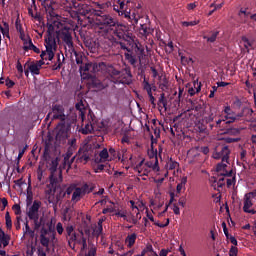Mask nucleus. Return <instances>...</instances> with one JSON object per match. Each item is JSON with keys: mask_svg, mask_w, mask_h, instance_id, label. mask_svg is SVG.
Masks as SVG:
<instances>
[{"mask_svg": "<svg viewBox=\"0 0 256 256\" xmlns=\"http://www.w3.org/2000/svg\"><path fill=\"white\" fill-rule=\"evenodd\" d=\"M96 25H99L100 29H104L105 33H109L119 41H131V36L127 33V27L119 24L117 20L109 14L100 11L96 16Z\"/></svg>", "mask_w": 256, "mask_h": 256, "instance_id": "nucleus-1", "label": "nucleus"}, {"mask_svg": "<svg viewBox=\"0 0 256 256\" xmlns=\"http://www.w3.org/2000/svg\"><path fill=\"white\" fill-rule=\"evenodd\" d=\"M76 63L80 65L79 71L83 79H93L95 74L99 71H104L107 69V63L99 62V63H84L83 56L76 55Z\"/></svg>", "mask_w": 256, "mask_h": 256, "instance_id": "nucleus-2", "label": "nucleus"}, {"mask_svg": "<svg viewBox=\"0 0 256 256\" xmlns=\"http://www.w3.org/2000/svg\"><path fill=\"white\" fill-rule=\"evenodd\" d=\"M57 167H59V158H56L51 161V174L49 176V184H47V193H53L59 183L63 181V172L57 171Z\"/></svg>", "mask_w": 256, "mask_h": 256, "instance_id": "nucleus-3", "label": "nucleus"}, {"mask_svg": "<svg viewBox=\"0 0 256 256\" xmlns=\"http://www.w3.org/2000/svg\"><path fill=\"white\" fill-rule=\"evenodd\" d=\"M39 209H41V201L35 200L26 211L28 219L33 221L34 231H39L43 225V218L39 217Z\"/></svg>", "mask_w": 256, "mask_h": 256, "instance_id": "nucleus-4", "label": "nucleus"}, {"mask_svg": "<svg viewBox=\"0 0 256 256\" xmlns=\"http://www.w3.org/2000/svg\"><path fill=\"white\" fill-rule=\"evenodd\" d=\"M46 195H48V203L53 205L54 209H57V205H61L63 203V199H65V189L61 188V183H58L56 188L52 193L47 192V186L45 190Z\"/></svg>", "mask_w": 256, "mask_h": 256, "instance_id": "nucleus-5", "label": "nucleus"}, {"mask_svg": "<svg viewBox=\"0 0 256 256\" xmlns=\"http://www.w3.org/2000/svg\"><path fill=\"white\" fill-rule=\"evenodd\" d=\"M46 119H51V121H60L63 123L67 121V115H65V107L61 104H53L51 111L47 114Z\"/></svg>", "mask_w": 256, "mask_h": 256, "instance_id": "nucleus-6", "label": "nucleus"}, {"mask_svg": "<svg viewBox=\"0 0 256 256\" xmlns=\"http://www.w3.org/2000/svg\"><path fill=\"white\" fill-rule=\"evenodd\" d=\"M229 155H231L229 146L222 147L220 152L214 154V159H222V162L218 163L216 166L217 173H224V171L227 169V164L225 163H229Z\"/></svg>", "mask_w": 256, "mask_h": 256, "instance_id": "nucleus-7", "label": "nucleus"}, {"mask_svg": "<svg viewBox=\"0 0 256 256\" xmlns=\"http://www.w3.org/2000/svg\"><path fill=\"white\" fill-rule=\"evenodd\" d=\"M65 237H66L68 246L73 250H75L77 241L80 239L81 234H77V232H75V227L73 225H68L65 228Z\"/></svg>", "mask_w": 256, "mask_h": 256, "instance_id": "nucleus-8", "label": "nucleus"}, {"mask_svg": "<svg viewBox=\"0 0 256 256\" xmlns=\"http://www.w3.org/2000/svg\"><path fill=\"white\" fill-rule=\"evenodd\" d=\"M114 83H121L122 85H131L133 83V74L131 73V67H125L120 72V77H118Z\"/></svg>", "mask_w": 256, "mask_h": 256, "instance_id": "nucleus-9", "label": "nucleus"}, {"mask_svg": "<svg viewBox=\"0 0 256 256\" xmlns=\"http://www.w3.org/2000/svg\"><path fill=\"white\" fill-rule=\"evenodd\" d=\"M58 37L67 45L69 49H73V36L71 35V28L64 27L58 31Z\"/></svg>", "mask_w": 256, "mask_h": 256, "instance_id": "nucleus-10", "label": "nucleus"}, {"mask_svg": "<svg viewBox=\"0 0 256 256\" xmlns=\"http://www.w3.org/2000/svg\"><path fill=\"white\" fill-rule=\"evenodd\" d=\"M255 197H256V192H249L245 194L244 206H243L244 213H249L250 215L256 214V210L251 209L253 207V201L251 199H255Z\"/></svg>", "mask_w": 256, "mask_h": 256, "instance_id": "nucleus-11", "label": "nucleus"}, {"mask_svg": "<svg viewBox=\"0 0 256 256\" xmlns=\"http://www.w3.org/2000/svg\"><path fill=\"white\" fill-rule=\"evenodd\" d=\"M71 127L69 125H66L65 122H59L57 127H56V139L59 141L63 139H67L69 137V130Z\"/></svg>", "mask_w": 256, "mask_h": 256, "instance_id": "nucleus-12", "label": "nucleus"}, {"mask_svg": "<svg viewBox=\"0 0 256 256\" xmlns=\"http://www.w3.org/2000/svg\"><path fill=\"white\" fill-rule=\"evenodd\" d=\"M76 157L77 163H83V165H87V163H89L91 160V150L87 149V147L79 148Z\"/></svg>", "mask_w": 256, "mask_h": 256, "instance_id": "nucleus-13", "label": "nucleus"}, {"mask_svg": "<svg viewBox=\"0 0 256 256\" xmlns=\"http://www.w3.org/2000/svg\"><path fill=\"white\" fill-rule=\"evenodd\" d=\"M84 45L91 53H97V50L99 49V42L90 37L84 38Z\"/></svg>", "mask_w": 256, "mask_h": 256, "instance_id": "nucleus-14", "label": "nucleus"}, {"mask_svg": "<svg viewBox=\"0 0 256 256\" xmlns=\"http://www.w3.org/2000/svg\"><path fill=\"white\" fill-rule=\"evenodd\" d=\"M49 231H51V228L47 229L42 227L40 230V244L42 247H47L48 243H51V239L47 237V235H49Z\"/></svg>", "mask_w": 256, "mask_h": 256, "instance_id": "nucleus-15", "label": "nucleus"}, {"mask_svg": "<svg viewBox=\"0 0 256 256\" xmlns=\"http://www.w3.org/2000/svg\"><path fill=\"white\" fill-rule=\"evenodd\" d=\"M45 47L46 50H52L57 47V42L55 41V36L48 32L47 36L45 37Z\"/></svg>", "mask_w": 256, "mask_h": 256, "instance_id": "nucleus-16", "label": "nucleus"}, {"mask_svg": "<svg viewBox=\"0 0 256 256\" xmlns=\"http://www.w3.org/2000/svg\"><path fill=\"white\" fill-rule=\"evenodd\" d=\"M148 156L150 157V159H155V163L152 166L153 171H159V159L157 158V150H154L153 148L148 151Z\"/></svg>", "mask_w": 256, "mask_h": 256, "instance_id": "nucleus-17", "label": "nucleus"}, {"mask_svg": "<svg viewBox=\"0 0 256 256\" xmlns=\"http://www.w3.org/2000/svg\"><path fill=\"white\" fill-rule=\"evenodd\" d=\"M24 67H28L31 75H40L41 73V68H39V66L35 64V62H32L31 64H29V62H26Z\"/></svg>", "mask_w": 256, "mask_h": 256, "instance_id": "nucleus-18", "label": "nucleus"}, {"mask_svg": "<svg viewBox=\"0 0 256 256\" xmlns=\"http://www.w3.org/2000/svg\"><path fill=\"white\" fill-rule=\"evenodd\" d=\"M80 238H78V241L76 242L77 245H82L81 251H85L87 249V238H85V233L83 230L79 231Z\"/></svg>", "mask_w": 256, "mask_h": 256, "instance_id": "nucleus-19", "label": "nucleus"}, {"mask_svg": "<svg viewBox=\"0 0 256 256\" xmlns=\"http://www.w3.org/2000/svg\"><path fill=\"white\" fill-rule=\"evenodd\" d=\"M118 13L119 15H124L125 19H130L132 25H137V23H139V18L135 15L131 16V12L118 11Z\"/></svg>", "mask_w": 256, "mask_h": 256, "instance_id": "nucleus-20", "label": "nucleus"}, {"mask_svg": "<svg viewBox=\"0 0 256 256\" xmlns=\"http://www.w3.org/2000/svg\"><path fill=\"white\" fill-rule=\"evenodd\" d=\"M136 241H137V234H135V233L129 234L125 238V243H126L128 249H131V247H133V245H135Z\"/></svg>", "mask_w": 256, "mask_h": 256, "instance_id": "nucleus-21", "label": "nucleus"}, {"mask_svg": "<svg viewBox=\"0 0 256 256\" xmlns=\"http://www.w3.org/2000/svg\"><path fill=\"white\" fill-rule=\"evenodd\" d=\"M83 195V190L79 187H76L72 193V201H74V203L81 201V197H83Z\"/></svg>", "mask_w": 256, "mask_h": 256, "instance_id": "nucleus-22", "label": "nucleus"}, {"mask_svg": "<svg viewBox=\"0 0 256 256\" xmlns=\"http://www.w3.org/2000/svg\"><path fill=\"white\" fill-rule=\"evenodd\" d=\"M223 113V118L225 119V121H227V119H229L230 117H235L236 115L235 111H233V109H231V106L229 105L224 106Z\"/></svg>", "mask_w": 256, "mask_h": 256, "instance_id": "nucleus-23", "label": "nucleus"}, {"mask_svg": "<svg viewBox=\"0 0 256 256\" xmlns=\"http://www.w3.org/2000/svg\"><path fill=\"white\" fill-rule=\"evenodd\" d=\"M142 87H143L144 91H146L148 97H151L153 95V90L151 89V83H149V81L145 77L142 82Z\"/></svg>", "mask_w": 256, "mask_h": 256, "instance_id": "nucleus-24", "label": "nucleus"}, {"mask_svg": "<svg viewBox=\"0 0 256 256\" xmlns=\"http://www.w3.org/2000/svg\"><path fill=\"white\" fill-rule=\"evenodd\" d=\"M245 113H247L248 115H253V109L243 108L241 112L235 114L236 121H241V119L245 117Z\"/></svg>", "mask_w": 256, "mask_h": 256, "instance_id": "nucleus-25", "label": "nucleus"}, {"mask_svg": "<svg viewBox=\"0 0 256 256\" xmlns=\"http://www.w3.org/2000/svg\"><path fill=\"white\" fill-rule=\"evenodd\" d=\"M10 239L9 235L5 234L3 229L0 228V243L3 244V247H7V245H9Z\"/></svg>", "mask_w": 256, "mask_h": 256, "instance_id": "nucleus-26", "label": "nucleus"}, {"mask_svg": "<svg viewBox=\"0 0 256 256\" xmlns=\"http://www.w3.org/2000/svg\"><path fill=\"white\" fill-rule=\"evenodd\" d=\"M126 61L130 63V65H137V56L133 55L131 52L124 53Z\"/></svg>", "mask_w": 256, "mask_h": 256, "instance_id": "nucleus-27", "label": "nucleus"}, {"mask_svg": "<svg viewBox=\"0 0 256 256\" xmlns=\"http://www.w3.org/2000/svg\"><path fill=\"white\" fill-rule=\"evenodd\" d=\"M3 26L0 24V32L4 37H7V39H10L9 36V23L2 21Z\"/></svg>", "mask_w": 256, "mask_h": 256, "instance_id": "nucleus-28", "label": "nucleus"}, {"mask_svg": "<svg viewBox=\"0 0 256 256\" xmlns=\"http://www.w3.org/2000/svg\"><path fill=\"white\" fill-rule=\"evenodd\" d=\"M100 158H95V163H101V159L107 160L109 159V151L107 148H104L100 153H99Z\"/></svg>", "mask_w": 256, "mask_h": 256, "instance_id": "nucleus-29", "label": "nucleus"}, {"mask_svg": "<svg viewBox=\"0 0 256 256\" xmlns=\"http://www.w3.org/2000/svg\"><path fill=\"white\" fill-rule=\"evenodd\" d=\"M80 189L82 190L83 195H87L89 193H93L95 185L86 183Z\"/></svg>", "mask_w": 256, "mask_h": 256, "instance_id": "nucleus-30", "label": "nucleus"}, {"mask_svg": "<svg viewBox=\"0 0 256 256\" xmlns=\"http://www.w3.org/2000/svg\"><path fill=\"white\" fill-rule=\"evenodd\" d=\"M240 131L239 129L237 128H233V127H230V128H227V126L224 128L223 130V134L224 135H232V136H235V135H239Z\"/></svg>", "mask_w": 256, "mask_h": 256, "instance_id": "nucleus-31", "label": "nucleus"}, {"mask_svg": "<svg viewBox=\"0 0 256 256\" xmlns=\"http://www.w3.org/2000/svg\"><path fill=\"white\" fill-rule=\"evenodd\" d=\"M227 126L225 125V119L222 116V119H218L215 121V129L219 131H224Z\"/></svg>", "mask_w": 256, "mask_h": 256, "instance_id": "nucleus-32", "label": "nucleus"}, {"mask_svg": "<svg viewBox=\"0 0 256 256\" xmlns=\"http://www.w3.org/2000/svg\"><path fill=\"white\" fill-rule=\"evenodd\" d=\"M158 107L167 109V98H165V93H161L158 99Z\"/></svg>", "mask_w": 256, "mask_h": 256, "instance_id": "nucleus-33", "label": "nucleus"}, {"mask_svg": "<svg viewBox=\"0 0 256 256\" xmlns=\"http://www.w3.org/2000/svg\"><path fill=\"white\" fill-rule=\"evenodd\" d=\"M159 89L162 91H167L169 89V80H167V77H164L160 83H159Z\"/></svg>", "mask_w": 256, "mask_h": 256, "instance_id": "nucleus-34", "label": "nucleus"}, {"mask_svg": "<svg viewBox=\"0 0 256 256\" xmlns=\"http://www.w3.org/2000/svg\"><path fill=\"white\" fill-rule=\"evenodd\" d=\"M120 75H121V70L119 71V70H117L115 68H112L110 70V76L113 79L114 83H115V81H117V79H119Z\"/></svg>", "mask_w": 256, "mask_h": 256, "instance_id": "nucleus-35", "label": "nucleus"}, {"mask_svg": "<svg viewBox=\"0 0 256 256\" xmlns=\"http://www.w3.org/2000/svg\"><path fill=\"white\" fill-rule=\"evenodd\" d=\"M144 251L148 254V256H159L157 252L153 251V245L151 244H147Z\"/></svg>", "mask_w": 256, "mask_h": 256, "instance_id": "nucleus-36", "label": "nucleus"}, {"mask_svg": "<svg viewBox=\"0 0 256 256\" xmlns=\"http://www.w3.org/2000/svg\"><path fill=\"white\" fill-rule=\"evenodd\" d=\"M45 11L50 17H55V9L51 3L45 5Z\"/></svg>", "mask_w": 256, "mask_h": 256, "instance_id": "nucleus-37", "label": "nucleus"}, {"mask_svg": "<svg viewBox=\"0 0 256 256\" xmlns=\"http://www.w3.org/2000/svg\"><path fill=\"white\" fill-rule=\"evenodd\" d=\"M97 255V246L95 244H89V251L85 256H96Z\"/></svg>", "mask_w": 256, "mask_h": 256, "instance_id": "nucleus-38", "label": "nucleus"}, {"mask_svg": "<svg viewBox=\"0 0 256 256\" xmlns=\"http://www.w3.org/2000/svg\"><path fill=\"white\" fill-rule=\"evenodd\" d=\"M241 41H243L244 47L247 49V52L249 53V48L253 46V43H251L247 36H242Z\"/></svg>", "mask_w": 256, "mask_h": 256, "instance_id": "nucleus-39", "label": "nucleus"}, {"mask_svg": "<svg viewBox=\"0 0 256 256\" xmlns=\"http://www.w3.org/2000/svg\"><path fill=\"white\" fill-rule=\"evenodd\" d=\"M219 35V31L213 32L210 37L205 36L204 39H207L208 43H215L217 41V37Z\"/></svg>", "mask_w": 256, "mask_h": 256, "instance_id": "nucleus-40", "label": "nucleus"}, {"mask_svg": "<svg viewBox=\"0 0 256 256\" xmlns=\"http://www.w3.org/2000/svg\"><path fill=\"white\" fill-rule=\"evenodd\" d=\"M196 131H198V133H207V125H205L204 123L199 122L196 125Z\"/></svg>", "mask_w": 256, "mask_h": 256, "instance_id": "nucleus-41", "label": "nucleus"}, {"mask_svg": "<svg viewBox=\"0 0 256 256\" xmlns=\"http://www.w3.org/2000/svg\"><path fill=\"white\" fill-rule=\"evenodd\" d=\"M26 150H27V146H25L23 149L19 150V154H18L17 162H16L18 173H19V160L23 158V155H25Z\"/></svg>", "mask_w": 256, "mask_h": 256, "instance_id": "nucleus-42", "label": "nucleus"}, {"mask_svg": "<svg viewBox=\"0 0 256 256\" xmlns=\"http://www.w3.org/2000/svg\"><path fill=\"white\" fill-rule=\"evenodd\" d=\"M68 149H72L74 151L77 150V138H72L70 140H68Z\"/></svg>", "mask_w": 256, "mask_h": 256, "instance_id": "nucleus-43", "label": "nucleus"}, {"mask_svg": "<svg viewBox=\"0 0 256 256\" xmlns=\"http://www.w3.org/2000/svg\"><path fill=\"white\" fill-rule=\"evenodd\" d=\"M73 153H75V150L68 148L66 155L64 157V165H67V161L71 159V157L73 156Z\"/></svg>", "mask_w": 256, "mask_h": 256, "instance_id": "nucleus-44", "label": "nucleus"}, {"mask_svg": "<svg viewBox=\"0 0 256 256\" xmlns=\"http://www.w3.org/2000/svg\"><path fill=\"white\" fill-rule=\"evenodd\" d=\"M115 215H116V217H121L122 219H124V221H127L128 223H131V219H129L127 217V212H121V211L118 210L115 213Z\"/></svg>", "mask_w": 256, "mask_h": 256, "instance_id": "nucleus-45", "label": "nucleus"}, {"mask_svg": "<svg viewBox=\"0 0 256 256\" xmlns=\"http://www.w3.org/2000/svg\"><path fill=\"white\" fill-rule=\"evenodd\" d=\"M242 105H243V102L241 101V99H239V97H236L232 103V107H234V109H241Z\"/></svg>", "mask_w": 256, "mask_h": 256, "instance_id": "nucleus-46", "label": "nucleus"}, {"mask_svg": "<svg viewBox=\"0 0 256 256\" xmlns=\"http://www.w3.org/2000/svg\"><path fill=\"white\" fill-rule=\"evenodd\" d=\"M31 45H34L33 44V41L31 40V38H29V41H25L24 42V46H23V49L25 50V51H31L33 48L31 47Z\"/></svg>", "mask_w": 256, "mask_h": 256, "instance_id": "nucleus-47", "label": "nucleus"}, {"mask_svg": "<svg viewBox=\"0 0 256 256\" xmlns=\"http://www.w3.org/2000/svg\"><path fill=\"white\" fill-rule=\"evenodd\" d=\"M183 27H195V25H199V20H194V21H184L182 22Z\"/></svg>", "mask_w": 256, "mask_h": 256, "instance_id": "nucleus-48", "label": "nucleus"}, {"mask_svg": "<svg viewBox=\"0 0 256 256\" xmlns=\"http://www.w3.org/2000/svg\"><path fill=\"white\" fill-rule=\"evenodd\" d=\"M225 143H239L241 141V138H231V137H225L223 138Z\"/></svg>", "mask_w": 256, "mask_h": 256, "instance_id": "nucleus-49", "label": "nucleus"}, {"mask_svg": "<svg viewBox=\"0 0 256 256\" xmlns=\"http://www.w3.org/2000/svg\"><path fill=\"white\" fill-rule=\"evenodd\" d=\"M56 231H57L58 235H63V231H65V228H63V223L58 222L56 224Z\"/></svg>", "mask_w": 256, "mask_h": 256, "instance_id": "nucleus-50", "label": "nucleus"}, {"mask_svg": "<svg viewBox=\"0 0 256 256\" xmlns=\"http://www.w3.org/2000/svg\"><path fill=\"white\" fill-rule=\"evenodd\" d=\"M15 27H16V31L18 33H20L21 31H24L23 30V25H21V20L19 18H17L16 21H15Z\"/></svg>", "mask_w": 256, "mask_h": 256, "instance_id": "nucleus-51", "label": "nucleus"}, {"mask_svg": "<svg viewBox=\"0 0 256 256\" xmlns=\"http://www.w3.org/2000/svg\"><path fill=\"white\" fill-rule=\"evenodd\" d=\"M239 253V249L236 246H231L229 250V256H237Z\"/></svg>", "mask_w": 256, "mask_h": 256, "instance_id": "nucleus-52", "label": "nucleus"}, {"mask_svg": "<svg viewBox=\"0 0 256 256\" xmlns=\"http://www.w3.org/2000/svg\"><path fill=\"white\" fill-rule=\"evenodd\" d=\"M93 131V124H86L85 128L82 130V133L87 135V133H91Z\"/></svg>", "mask_w": 256, "mask_h": 256, "instance_id": "nucleus-53", "label": "nucleus"}, {"mask_svg": "<svg viewBox=\"0 0 256 256\" xmlns=\"http://www.w3.org/2000/svg\"><path fill=\"white\" fill-rule=\"evenodd\" d=\"M47 55H46V59L48 61H53V58L55 57V52H53V50H46Z\"/></svg>", "mask_w": 256, "mask_h": 256, "instance_id": "nucleus-54", "label": "nucleus"}, {"mask_svg": "<svg viewBox=\"0 0 256 256\" xmlns=\"http://www.w3.org/2000/svg\"><path fill=\"white\" fill-rule=\"evenodd\" d=\"M77 111H80L81 115H83V111H85V105H83V102H79L75 105Z\"/></svg>", "mask_w": 256, "mask_h": 256, "instance_id": "nucleus-55", "label": "nucleus"}, {"mask_svg": "<svg viewBox=\"0 0 256 256\" xmlns=\"http://www.w3.org/2000/svg\"><path fill=\"white\" fill-rule=\"evenodd\" d=\"M169 169L170 171H173V169H177V167H179V163L170 160V162L168 163Z\"/></svg>", "mask_w": 256, "mask_h": 256, "instance_id": "nucleus-56", "label": "nucleus"}, {"mask_svg": "<svg viewBox=\"0 0 256 256\" xmlns=\"http://www.w3.org/2000/svg\"><path fill=\"white\" fill-rule=\"evenodd\" d=\"M193 85L196 93H199L201 91V82H199V80H195Z\"/></svg>", "mask_w": 256, "mask_h": 256, "instance_id": "nucleus-57", "label": "nucleus"}, {"mask_svg": "<svg viewBox=\"0 0 256 256\" xmlns=\"http://www.w3.org/2000/svg\"><path fill=\"white\" fill-rule=\"evenodd\" d=\"M37 255H38V256H47V252H45V248L39 246V247L37 248Z\"/></svg>", "mask_w": 256, "mask_h": 256, "instance_id": "nucleus-58", "label": "nucleus"}, {"mask_svg": "<svg viewBox=\"0 0 256 256\" xmlns=\"http://www.w3.org/2000/svg\"><path fill=\"white\" fill-rule=\"evenodd\" d=\"M220 177H233V170L227 171V169L224 172L220 173Z\"/></svg>", "mask_w": 256, "mask_h": 256, "instance_id": "nucleus-59", "label": "nucleus"}, {"mask_svg": "<svg viewBox=\"0 0 256 256\" xmlns=\"http://www.w3.org/2000/svg\"><path fill=\"white\" fill-rule=\"evenodd\" d=\"M37 180L41 183L43 181V170L41 167L37 170Z\"/></svg>", "mask_w": 256, "mask_h": 256, "instance_id": "nucleus-60", "label": "nucleus"}, {"mask_svg": "<svg viewBox=\"0 0 256 256\" xmlns=\"http://www.w3.org/2000/svg\"><path fill=\"white\" fill-rule=\"evenodd\" d=\"M12 209L15 211V215H21V206L19 204H14Z\"/></svg>", "mask_w": 256, "mask_h": 256, "instance_id": "nucleus-61", "label": "nucleus"}, {"mask_svg": "<svg viewBox=\"0 0 256 256\" xmlns=\"http://www.w3.org/2000/svg\"><path fill=\"white\" fill-rule=\"evenodd\" d=\"M238 120H237V117H230V118H227V120H225V125L227 126V125H231L232 123H235V122H237Z\"/></svg>", "mask_w": 256, "mask_h": 256, "instance_id": "nucleus-62", "label": "nucleus"}, {"mask_svg": "<svg viewBox=\"0 0 256 256\" xmlns=\"http://www.w3.org/2000/svg\"><path fill=\"white\" fill-rule=\"evenodd\" d=\"M140 31H143L144 35H149V28L145 24L140 25Z\"/></svg>", "mask_w": 256, "mask_h": 256, "instance_id": "nucleus-63", "label": "nucleus"}, {"mask_svg": "<svg viewBox=\"0 0 256 256\" xmlns=\"http://www.w3.org/2000/svg\"><path fill=\"white\" fill-rule=\"evenodd\" d=\"M208 127L211 131H214L215 129V122H213V118H209L208 120Z\"/></svg>", "mask_w": 256, "mask_h": 256, "instance_id": "nucleus-64", "label": "nucleus"}]
</instances>
